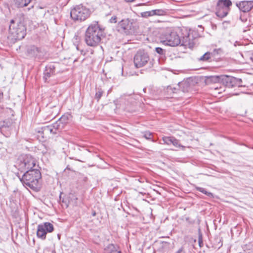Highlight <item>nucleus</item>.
Returning <instances> with one entry per match:
<instances>
[{"label": "nucleus", "instance_id": "23", "mask_svg": "<svg viewBox=\"0 0 253 253\" xmlns=\"http://www.w3.org/2000/svg\"><path fill=\"white\" fill-rule=\"evenodd\" d=\"M155 52H156L158 54H159L160 55L163 56H165L166 54V50L163 49L161 47H156L155 49Z\"/></svg>", "mask_w": 253, "mask_h": 253}, {"label": "nucleus", "instance_id": "40", "mask_svg": "<svg viewBox=\"0 0 253 253\" xmlns=\"http://www.w3.org/2000/svg\"><path fill=\"white\" fill-rule=\"evenodd\" d=\"M162 243H166V244H169V243H168V242H163Z\"/></svg>", "mask_w": 253, "mask_h": 253}, {"label": "nucleus", "instance_id": "35", "mask_svg": "<svg viewBox=\"0 0 253 253\" xmlns=\"http://www.w3.org/2000/svg\"><path fill=\"white\" fill-rule=\"evenodd\" d=\"M2 97V93L0 92V100H1Z\"/></svg>", "mask_w": 253, "mask_h": 253}, {"label": "nucleus", "instance_id": "31", "mask_svg": "<svg viewBox=\"0 0 253 253\" xmlns=\"http://www.w3.org/2000/svg\"><path fill=\"white\" fill-rule=\"evenodd\" d=\"M110 23H116L117 21V17L116 16H112L109 20Z\"/></svg>", "mask_w": 253, "mask_h": 253}, {"label": "nucleus", "instance_id": "5", "mask_svg": "<svg viewBox=\"0 0 253 253\" xmlns=\"http://www.w3.org/2000/svg\"><path fill=\"white\" fill-rule=\"evenodd\" d=\"M9 33L15 40L23 39L26 34V28L21 23L15 24L14 21L11 20L9 25Z\"/></svg>", "mask_w": 253, "mask_h": 253}, {"label": "nucleus", "instance_id": "1", "mask_svg": "<svg viewBox=\"0 0 253 253\" xmlns=\"http://www.w3.org/2000/svg\"><path fill=\"white\" fill-rule=\"evenodd\" d=\"M161 42L165 45L170 46H193V39L190 37V33L186 29L177 31L168 30L161 36Z\"/></svg>", "mask_w": 253, "mask_h": 253}, {"label": "nucleus", "instance_id": "8", "mask_svg": "<svg viewBox=\"0 0 253 253\" xmlns=\"http://www.w3.org/2000/svg\"><path fill=\"white\" fill-rule=\"evenodd\" d=\"M149 60L148 54L144 51L140 50L134 55L133 62L135 67L138 68L146 65Z\"/></svg>", "mask_w": 253, "mask_h": 253}, {"label": "nucleus", "instance_id": "27", "mask_svg": "<svg viewBox=\"0 0 253 253\" xmlns=\"http://www.w3.org/2000/svg\"><path fill=\"white\" fill-rule=\"evenodd\" d=\"M154 12V15H162L164 14V11L162 9L152 10Z\"/></svg>", "mask_w": 253, "mask_h": 253}, {"label": "nucleus", "instance_id": "26", "mask_svg": "<svg viewBox=\"0 0 253 253\" xmlns=\"http://www.w3.org/2000/svg\"><path fill=\"white\" fill-rule=\"evenodd\" d=\"M142 16L144 17H148L150 16H154V12L152 10L142 12Z\"/></svg>", "mask_w": 253, "mask_h": 253}, {"label": "nucleus", "instance_id": "41", "mask_svg": "<svg viewBox=\"0 0 253 253\" xmlns=\"http://www.w3.org/2000/svg\"><path fill=\"white\" fill-rule=\"evenodd\" d=\"M169 88L171 89V87H168V89H169Z\"/></svg>", "mask_w": 253, "mask_h": 253}, {"label": "nucleus", "instance_id": "36", "mask_svg": "<svg viewBox=\"0 0 253 253\" xmlns=\"http://www.w3.org/2000/svg\"><path fill=\"white\" fill-rule=\"evenodd\" d=\"M127 2H132L134 0H125Z\"/></svg>", "mask_w": 253, "mask_h": 253}, {"label": "nucleus", "instance_id": "7", "mask_svg": "<svg viewBox=\"0 0 253 253\" xmlns=\"http://www.w3.org/2000/svg\"><path fill=\"white\" fill-rule=\"evenodd\" d=\"M232 4L230 0H218L215 8L216 16L221 18L226 17L230 10V7Z\"/></svg>", "mask_w": 253, "mask_h": 253}, {"label": "nucleus", "instance_id": "21", "mask_svg": "<svg viewBox=\"0 0 253 253\" xmlns=\"http://www.w3.org/2000/svg\"><path fill=\"white\" fill-rule=\"evenodd\" d=\"M211 52H207L200 57V60L204 61H209L211 58Z\"/></svg>", "mask_w": 253, "mask_h": 253}, {"label": "nucleus", "instance_id": "16", "mask_svg": "<svg viewBox=\"0 0 253 253\" xmlns=\"http://www.w3.org/2000/svg\"><path fill=\"white\" fill-rule=\"evenodd\" d=\"M225 78H227V76H224L223 75L211 76L208 78L207 82L211 83H220Z\"/></svg>", "mask_w": 253, "mask_h": 253}, {"label": "nucleus", "instance_id": "19", "mask_svg": "<svg viewBox=\"0 0 253 253\" xmlns=\"http://www.w3.org/2000/svg\"><path fill=\"white\" fill-rule=\"evenodd\" d=\"M196 189L199 192L206 195L210 197L213 198V194L211 192L206 191V190L204 188L197 187H196Z\"/></svg>", "mask_w": 253, "mask_h": 253}, {"label": "nucleus", "instance_id": "17", "mask_svg": "<svg viewBox=\"0 0 253 253\" xmlns=\"http://www.w3.org/2000/svg\"><path fill=\"white\" fill-rule=\"evenodd\" d=\"M104 253H121V252L117 246L110 244L105 248Z\"/></svg>", "mask_w": 253, "mask_h": 253}, {"label": "nucleus", "instance_id": "15", "mask_svg": "<svg viewBox=\"0 0 253 253\" xmlns=\"http://www.w3.org/2000/svg\"><path fill=\"white\" fill-rule=\"evenodd\" d=\"M54 69L55 68L53 65H49L46 67V69L44 72L43 76V79L45 82H47L48 78L54 75Z\"/></svg>", "mask_w": 253, "mask_h": 253}, {"label": "nucleus", "instance_id": "38", "mask_svg": "<svg viewBox=\"0 0 253 253\" xmlns=\"http://www.w3.org/2000/svg\"><path fill=\"white\" fill-rule=\"evenodd\" d=\"M181 252V250H179V251L177 252V253H180V252Z\"/></svg>", "mask_w": 253, "mask_h": 253}, {"label": "nucleus", "instance_id": "33", "mask_svg": "<svg viewBox=\"0 0 253 253\" xmlns=\"http://www.w3.org/2000/svg\"><path fill=\"white\" fill-rule=\"evenodd\" d=\"M250 59L253 62V51L250 56Z\"/></svg>", "mask_w": 253, "mask_h": 253}, {"label": "nucleus", "instance_id": "9", "mask_svg": "<svg viewBox=\"0 0 253 253\" xmlns=\"http://www.w3.org/2000/svg\"><path fill=\"white\" fill-rule=\"evenodd\" d=\"M53 231V226L50 222H44L43 224L39 225L38 227L37 235L38 238L44 240L46 238L47 232H51Z\"/></svg>", "mask_w": 253, "mask_h": 253}, {"label": "nucleus", "instance_id": "20", "mask_svg": "<svg viewBox=\"0 0 253 253\" xmlns=\"http://www.w3.org/2000/svg\"><path fill=\"white\" fill-rule=\"evenodd\" d=\"M8 156L7 149L5 148H0V158L5 159Z\"/></svg>", "mask_w": 253, "mask_h": 253}, {"label": "nucleus", "instance_id": "2", "mask_svg": "<svg viewBox=\"0 0 253 253\" xmlns=\"http://www.w3.org/2000/svg\"><path fill=\"white\" fill-rule=\"evenodd\" d=\"M103 31L97 23L90 24L86 30L84 41L89 46L94 47L100 42Z\"/></svg>", "mask_w": 253, "mask_h": 253}, {"label": "nucleus", "instance_id": "10", "mask_svg": "<svg viewBox=\"0 0 253 253\" xmlns=\"http://www.w3.org/2000/svg\"><path fill=\"white\" fill-rule=\"evenodd\" d=\"M62 203L66 208L69 206L74 207L78 206V198L75 194L70 193L67 198L62 200Z\"/></svg>", "mask_w": 253, "mask_h": 253}, {"label": "nucleus", "instance_id": "11", "mask_svg": "<svg viewBox=\"0 0 253 253\" xmlns=\"http://www.w3.org/2000/svg\"><path fill=\"white\" fill-rule=\"evenodd\" d=\"M117 30L121 33H125L126 35L130 33V24L127 19L122 20L120 21L117 26Z\"/></svg>", "mask_w": 253, "mask_h": 253}, {"label": "nucleus", "instance_id": "13", "mask_svg": "<svg viewBox=\"0 0 253 253\" xmlns=\"http://www.w3.org/2000/svg\"><path fill=\"white\" fill-rule=\"evenodd\" d=\"M60 122H56L52 125L44 126L42 128L43 132L45 134H56L59 129Z\"/></svg>", "mask_w": 253, "mask_h": 253}, {"label": "nucleus", "instance_id": "3", "mask_svg": "<svg viewBox=\"0 0 253 253\" xmlns=\"http://www.w3.org/2000/svg\"><path fill=\"white\" fill-rule=\"evenodd\" d=\"M41 173L39 169H34L27 170L20 179L23 185L34 191H38L40 188L39 182Z\"/></svg>", "mask_w": 253, "mask_h": 253}, {"label": "nucleus", "instance_id": "34", "mask_svg": "<svg viewBox=\"0 0 253 253\" xmlns=\"http://www.w3.org/2000/svg\"><path fill=\"white\" fill-rule=\"evenodd\" d=\"M81 54H84V55L85 54V53H84V51L83 50H82V49L81 50Z\"/></svg>", "mask_w": 253, "mask_h": 253}, {"label": "nucleus", "instance_id": "14", "mask_svg": "<svg viewBox=\"0 0 253 253\" xmlns=\"http://www.w3.org/2000/svg\"><path fill=\"white\" fill-rule=\"evenodd\" d=\"M40 52V49L35 45H29L27 47L26 54L29 57H36Z\"/></svg>", "mask_w": 253, "mask_h": 253}, {"label": "nucleus", "instance_id": "4", "mask_svg": "<svg viewBox=\"0 0 253 253\" xmlns=\"http://www.w3.org/2000/svg\"><path fill=\"white\" fill-rule=\"evenodd\" d=\"M36 160L30 155L23 154L17 159L16 165L18 169L21 171L33 169L36 166Z\"/></svg>", "mask_w": 253, "mask_h": 253}, {"label": "nucleus", "instance_id": "6", "mask_svg": "<svg viewBox=\"0 0 253 253\" xmlns=\"http://www.w3.org/2000/svg\"><path fill=\"white\" fill-rule=\"evenodd\" d=\"M89 10L83 5H78L72 8L70 15L72 19L77 21L85 20L89 16Z\"/></svg>", "mask_w": 253, "mask_h": 253}, {"label": "nucleus", "instance_id": "29", "mask_svg": "<svg viewBox=\"0 0 253 253\" xmlns=\"http://www.w3.org/2000/svg\"><path fill=\"white\" fill-rule=\"evenodd\" d=\"M198 244L200 247H202L203 246L202 235L200 233V232H199V235H198Z\"/></svg>", "mask_w": 253, "mask_h": 253}, {"label": "nucleus", "instance_id": "32", "mask_svg": "<svg viewBox=\"0 0 253 253\" xmlns=\"http://www.w3.org/2000/svg\"><path fill=\"white\" fill-rule=\"evenodd\" d=\"M8 128H9L8 127H7L4 125H3L2 126H1L0 127V131H1V133H3L5 131V130H6Z\"/></svg>", "mask_w": 253, "mask_h": 253}, {"label": "nucleus", "instance_id": "25", "mask_svg": "<svg viewBox=\"0 0 253 253\" xmlns=\"http://www.w3.org/2000/svg\"><path fill=\"white\" fill-rule=\"evenodd\" d=\"M171 144H172L176 148L183 147V146L181 145L179 141L175 139L174 137H173Z\"/></svg>", "mask_w": 253, "mask_h": 253}, {"label": "nucleus", "instance_id": "18", "mask_svg": "<svg viewBox=\"0 0 253 253\" xmlns=\"http://www.w3.org/2000/svg\"><path fill=\"white\" fill-rule=\"evenodd\" d=\"M32 0H14L15 5L18 7L27 6Z\"/></svg>", "mask_w": 253, "mask_h": 253}, {"label": "nucleus", "instance_id": "12", "mask_svg": "<svg viewBox=\"0 0 253 253\" xmlns=\"http://www.w3.org/2000/svg\"><path fill=\"white\" fill-rule=\"evenodd\" d=\"M239 9L244 12L250 11L253 8V0H245L236 3Z\"/></svg>", "mask_w": 253, "mask_h": 253}, {"label": "nucleus", "instance_id": "37", "mask_svg": "<svg viewBox=\"0 0 253 253\" xmlns=\"http://www.w3.org/2000/svg\"><path fill=\"white\" fill-rule=\"evenodd\" d=\"M76 48H77V50H80V47H79V46L78 45H76Z\"/></svg>", "mask_w": 253, "mask_h": 253}, {"label": "nucleus", "instance_id": "30", "mask_svg": "<svg viewBox=\"0 0 253 253\" xmlns=\"http://www.w3.org/2000/svg\"><path fill=\"white\" fill-rule=\"evenodd\" d=\"M152 133L149 131H146L144 132V137L147 139H151L152 138Z\"/></svg>", "mask_w": 253, "mask_h": 253}, {"label": "nucleus", "instance_id": "39", "mask_svg": "<svg viewBox=\"0 0 253 253\" xmlns=\"http://www.w3.org/2000/svg\"><path fill=\"white\" fill-rule=\"evenodd\" d=\"M92 215H93V216H94V215H95V212H94L92 213Z\"/></svg>", "mask_w": 253, "mask_h": 253}, {"label": "nucleus", "instance_id": "22", "mask_svg": "<svg viewBox=\"0 0 253 253\" xmlns=\"http://www.w3.org/2000/svg\"><path fill=\"white\" fill-rule=\"evenodd\" d=\"M173 137L165 136L163 138V141L164 144L168 145H171Z\"/></svg>", "mask_w": 253, "mask_h": 253}, {"label": "nucleus", "instance_id": "24", "mask_svg": "<svg viewBox=\"0 0 253 253\" xmlns=\"http://www.w3.org/2000/svg\"><path fill=\"white\" fill-rule=\"evenodd\" d=\"M103 93V91L101 89H98L95 93V98L98 101L102 96Z\"/></svg>", "mask_w": 253, "mask_h": 253}, {"label": "nucleus", "instance_id": "28", "mask_svg": "<svg viewBox=\"0 0 253 253\" xmlns=\"http://www.w3.org/2000/svg\"><path fill=\"white\" fill-rule=\"evenodd\" d=\"M230 82L232 84H236V83H237L238 84V85L239 86L240 85L239 84L241 82V79H237V78H231L230 79Z\"/></svg>", "mask_w": 253, "mask_h": 253}]
</instances>
